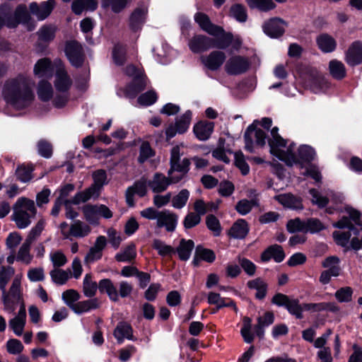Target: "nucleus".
Segmentation results:
<instances>
[{
	"instance_id": "f257e3e1",
	"label": "nucleus",
	"mask_w": 362,
	"mask_h": 362,
	"mask_svg": "<svg viewBox=\"0 0 362 362\" xmlns=\"http://www.w3.org/2000/svg\"><path fill=\"white\" fill-rule=\"evenodd\" d=\"M278 131L277 127H274L271 131L272 138L269 140V144L272 154L287 165H298L300 168H303L304 163L315 159L316 153L313 147L301 145L297 148L293 142L284 140Z\"/></svg>"
},
{
	"instance_id": "f03ea898",
	"label": "nucleus",
	"mask_w": 362,
	"mask_h": 362,
	"mask_svg": "<svg viewBox=\"0 0 362 362\" xmlns=\"http://www.w3.org/2000/svg\"><path fill=\"white\" fill-rule=\"evenodd\" d=\"M34 82L26 76L20 75L6 81L2 95L6 102L16 110L28 107L34 100Z\"/></svg>"
},
{
	"instance_id": "7ed1b4c3",
	"label": "nucleus",
	"mask_w": 362,
	"mask_h": 362,
	"mask_svg": "<svg viewBox=\"0 0 362 362\" xmlns=\"http://www.w3.org/2000/svg\"><path fill=\"white\" fill-rule=\"evenodd\" d=\"M349 218L344 216L339 221L334 223L333 226L338 228H348L349 231H334L333 238L337 245L342 247H348L354 250L362 249V226L360 230L354 225L360 226V214L358 211L351 208H346Z\"/></svg>"
},
{
	"instance_id": "20e7f679",
	"label": "nucleus",
	"mask_w": 362,
	"mask_h": 362,
	"mask_svg": "<svg viewBox=\"0 0 362 362\" xmlns=\"http://www.w3.org/2000/svg\"><path fill=\"white\" fill-rule=\"evenodd\" d=\"M37 214V209L34 200L21 197L13 204L11 220L18 229H25L31 225Z\"/></svg>"
},
{
	"instance_id": "39448f33",
	"label": "nucleus",
	"mask_w": 362,
	"mask_h": 362,
	"mask_svg": "<svg viewBox=\"0 0 362 362\" xmlns=\"http://www.w3.org/2000/svg\"><path fill=\"white\" fill-rule=\"evenodd\" d=\"M272 124L271 119L264 117L261 122L254 121L245 132V149L252 152L255 145L263 146L266 144V133L257 126L261 125L265 129H269Z\"/></svg>"
},
{
	"instance_id": "423d86ee",
	"label": "nucleus",
	"mask_w": 362,
	"mask_h": 362,
	"mask_svg": "<svg viewBox=\"0 0 362 362\" xmlns=\"http://www.w3.org/2000/svg\"><path fill=\"white\" fill-rule=\"evenodd\" d=\"M22 274H17L12 281V284L8 289L4 288L1 290V300L4 304V310L8 313H12L15 311L18 304L22 305L23 291L21 287Z\"/></svg>"
},
{
	"instance_id": "0eeeda50",
	"label": "nucleus",
	"mask_w": 362,
	"mask_h": 362,
	"mask_svg": "<svg viewBox=\"0 0 362 362\" xmlns=\"http://www.w3.org/2000/svg\"><path fill=\"white\" fill-rule=\"evenodd\" d=\"M180 148L179 146L173 147L171 150L169 177L167 181H175L182 178V176L188 171L189 161L187 158L180 160ZM165 177L162 174L156 173L154 181H165Z\"/></svg>"
},
{
	"instance_id": "6e6552de",
	"label": "nucleus",
	"mask_w": 362,
	"mask_h": 362,
	"mask_svg": "<svg viewBox=\"0 0 362 362\" xmlns=\"http://www.w3.org/2000/svg\"><path fill=\"white\" fill-rule=\"evenodd\" d=\"M194 21L199 27L211 35L218 38L219 49H226L231 41L230 33H226L223 29L211 23L209 18L203 13H197L194 15Z\"/></svg>"
},
{
	"instance_id": "1a4fd4ad",
	"label": "nucleus",
	"mask_w": 362,
	"mask_h": 362,
	"mask_svg": "<svg viewBox=\"0 0 362 362\" xmlns=\"http://www.w3.org/2000/svg\"><path fill=\"white\" fill-rule=\"evenodd\" d=\"M250 67L247 57L233 55L226 61L224 69L228 75L237 76L245 73Z\"/></svg>"
},
{
	"instance_id": "9d476101",
	"label": "nucleus",
	"mask_w": 362,
	"mask_h": 362,
	"mask_svg": "<svg viewBox=\"0 0 362 362\" xmlns=\"http://www.w3.org/2000/svg\"><path fill=\"white\" fill-rule=\"evenodd\" d=\"M192 115V112L190 110H187L176 119L174 125L170 124L168 127L165 129L167 139H170L174 137L177 134H181L185 133L189 127Z\"/></svg>"
},
{
	"instance_id": "9b49d317",
	"label": "nucleus",
	"mask_w": 362,
	"mask_h": 362,
	"mask_svg": "<svg viewBox=\"0 0 362 362\" xmlns=\"http://www.w3.org/2000/svg\"><path fill=\"white\" fill-rule=\"evenodd\" d=\"M225 52L220 50L211 52L209 54L202 55L200 61L203 66L209 70L217 71L226 62Z\"/></svg>"
},
{
	"instance_id": "f8f14e48",
	"label": "nucleus",
	"mask_w": 362,
	"mask_h": 362,
	"mask_svg": "<svg viewBox=\"0 0 362 362\" xmlns=\"http://www.w3.org/2000/svg\"><path fill=\"white\" fill-rule=\"evenodd\" d=\"M218 45V40L215 44L213 39L202 35L194 36L188 43L190 50L194 53L203 52L213 47L219 48Z\"/></svg>"
},
{
	"instance_id": "ddd939ff",
	"label": "nucleus",
	"mask_w": 362,
	"mask_h": 362,
	"mask_svg": "<svg viewBox=\"0 0 362 362\" xmlns=\"http://www.w3.org/2000/svg\"><path fill=\"white\" fill-rule=\"evenodd\" d=\"M56 66V74L54 79V86L59 93H65L71 86V80L64 70L60 60L54 62Z\"/></svg>"
},
{
	"instance_id": "4468645a",
	"label": "nucleus",
	"mask_w": 362,
	"mask_h": 362,
	"mask_svg": "<svg viewBox=\"0 0 362 362\" xmlns=\"http://www.w3.org/2000/svg\"><path fill=\"white\" fill-rule=\"evenodd\" d=\"M106 245V238L103 235L98 236L96 238L94 245L90 247L85 256L84 263L89 264L100 259L103 257V251L105 248Z\"/></svg>"
},
{
	"instance_id": "2eb2a0df",
	"label": "nucleus",
	"mask_w": 362,
	"mask_h": 362,
	"mask_svg": "<svg viewBox=\"0 0 362 362\" xmlns=\"http://www.w3.org/2000/svg\"><path fill=\"white\" fill-rule=\"evenodd\" d=\"M125 71L127 75L134 76L133 83L127 89V95L129 97H134L137 93L143 90L146 87L145 79L133 65L127 66Z\"/></svg>"
},
{
	"instance_id": "dca6fc26",
	"label": "nucleus",
	"mask_w": 362,
	"mask_h": 362,
	"mask_svg": "<svg viewBox=\"0 0 362 362\" xmlns=\"http://www.w3.org/2000/svg\"><path fill=\"white\" fill-rule=\"evenodd\" d=\"M55 4L54 0H47L40 3V4L36 2H32L29 5V9L30 13L35 16L37 20L43 21L50 15Z\"/></svg>"
},
{
	"instance_id": "f3484780",
	"label": "nucleus",
	"mask_w": 362,
	"mask_h": 362,
	"mask_svg": "<svg viewBox=\"0 0 362 362\" xmlns=\"http://www.w3.org/2000/svg\"><path fill=\"white\" fill-rule=\"evenodd\" d=\"M4 25L8 28H15L19 23H27L30 20V16L27 11L25 5L18 6L13 14V16H6L3 18Z\"/></svg>"
},
{
	"instance_id": "a211bd4d",
	"label": "nucleus",
	"mask_w": 362,
	"mask_h": 362,
	"mask_svg": "<svg viewBox=\"0 0 362 362\" xmlns=\"http://www.w3.org/2000/svg\"><path fill=\"white\" fill-rule=\"evenodd\" d=\"M286 26V22L280 18H273L266 21L262 25L264 33L271 37L281 36Z\"/></svg>"
},
{
	"instance_id": "6ab92c4d",
	"label": "nucleus",
	"mask_w": 362,
	"mask_h": 362,
	"mask_svg": "<svg viewBox=\"0 0 362 362\" xmlns=\"http://www.w3.org/2000/svg\"><path fill=\"white\" fill-rule=\"evenodd\" d=\"M344 60L349 66H356L362 63V42H352L344 54Z\"/></svg>"
},
{
	"instance_id": "aec40b11",
	"label": "nucleus",
	"mask_w": 362,
	"mask_h": 362,
	"mask_svg": "<svg viewBox=\"0 0 362 362\" xmlns=\"http://www.w3.org/2000/svg\"><path fill=\"white\" fill-rule=\"evenodd\" d=\"M178 216L169 210L160 211L156 221V225L158 228L164 227L168 232H173L175 230L177 225Z\"/></svg>"
},
{
	"instance_id": "412c9836",
	"label": "nucleus",
	"mask_w": 362,
	"mask_h": 362,
	"mask_svg": "<svg viewBox=\"0 0 362 362\" xmlns=\"http://www.w3.org/2000/svg\"><path fill=\"white\" fill-rule=\"evenodd\" d=\"M66 54L73 66H79L83 63L82 47L75 41L69 42L65 48Z\"/></svg>"
},
{
	"instance_id": "4be33fe9",
	"label": "nucleus",
	"mask_w": 362,
	"mask_h": 362,
	"mask_svg": "<svg viewBox=\"0 0 362 362\" xmlns=\"http://www.w3.org/2000/svg\"><path fill=\"white\" fill-rule=\"evenodd\" d=\"M103 185L98 182H95L87 189L77 193L74 199L72 202L74 204H79L80 203H83L88 201L90 199H97L100 193Z\"/></svg>"
},
{
	"instance_id": "5701e85b",
	"label": "nucleus",
	"mask_w": 362,
	"mask_h": 362,
	"mask_svg": "<svg viewBox=\"0 0 362 362\" xmlns=\"http://www.w3.org/2000/svg\"><path fill=\"white\" fill-rule=\"evenodd\" d=\"M26 322V311L25 304L22 303L20 310L14 317L8 322V326L16 336H21L23 333Z\"/></svg>"
},
{
	"instance_id": "b1692460",
	"label": "nucleus",
	"mask_w": 362,
	"mask_h": 362,
	"mask_svg": "<svg viewBox=\"0 0 362 362\" xmlns=\"http://www.w3.org/2000/svg\"><path fill=\"white\" fill-rule=\"evenodd\" d=\"M310 194L312 197V202L320 208L325 207L328 203L329 199L334 204L341 203L344 200L342 194H336L333 192L329 194V198L322 195L317 190L314 189L310 190Z\"/></svg>"
},
{
	"instance_id": "393cba45",
	"label": "nucleus",
	"mask_w": 362,
	"mask_h": 362,
	"mask_svg": "<svg viewBox=\"0 0 362 362\" xmlns=\"http://www.w3.org/2000/svg\"><path fill=\"white\" fill-rule=\"evenodd\" d=\"M214 124L208 121H200L194 124L193 132L196 137L200 141L207 140L211 135Z\"/></svg>"
},
{
	"instance_id": "a878e982",
	"label": "nucleus",
	"mask_w": 362,
	"mask_h": 362,
	"mask_svg": "<svg viewBox=\"0 0 362 362\" xmlns=\"http://www.w3.org/2000/svg\"><path fill=\"white\" fill-rule=\"evenodd\" d=\"M146 182H136L127 189L126 201L129 206H134V195L136 194L139 197H144L146 194V188L148 187L146 185Z\"/></svg>"
},
{
	"instance_id": "bb28decb",
	"label": "nucleus",
	"mask_w": 362,
	"mask_h": 362,
	"mask_svg": "<svg viewBox=\"0 0 362 362\" xmlns=\"http://www.w3.org/2000/svg\"><path fill=\"white\" fill-rule=\"evenodd\" d=\"M318 48L325 53L332 52L337 47V42L331 35L323 33L316 38Z\"/></svg>"
},
{
	"instance_id": "cd10ccee",
	"label": "nucleus",
	"mask_w": 362,
	"mask_h": 362,
	"mask_svg": "<svg viewBox=\"0 0 362 362\" xmlns=\"http://www.w3.org/2000/svg\"><path fill=\"white\" fill-rule=\"evenodd\" d=\"M146 13L147 8L144 6L135 9L129 20V25L132 30L136 31L141 28L145 21Z\"/></svg>"
},
{
	"instance_id": "c85d7f7f",
	"label": "nucleus",
	"mask_w": 362,
	"mask_h": 362,
	"mask_svg": "<svg viewBox=\"0 0 362 362\" xmlns=\"http://www.w3.org/2000/svg\"><path fill=\"white\" fill-rule=\"evenodd\" d=\"M285 257L282 247L278 245L269 247L261 255L263 262H267L274 259L276 262H281Z\"/></svg>"
},
{
	"instance_id": "c756f323",
	"label": "nucleus",
	"mask_w": 362,
	"mask_h": 362,
	"mask_svg": "<svg viewBox=\"0 0 362 362\" xmlns=\"http://www.w3.org/2000/svg\"><path fill=\"white\" fill-rule=\"evenodd\" d=\"M53 71L54 66L47 58L38 60L34 67V74L38 77H48Z\"/></svg>"
},
{
	"instance_id": "7c9ffc66",
	"label": "nucleus",
	"mask_w": 362,
	"mask_h": 362,
	"mask_svg": "<svg viewBox=\"0 0 362 362\" xmlns=\"http://www.w3.org/2000/svg\"><path fill=\"white\" fill-rule=\"evenodd\" d=\"M132 333V327L126 322L119 323L114 330V336L119 344L122 343L124 339L133 340Z\"/></svg>"
},
{
	"instance_id": "2f4dec72",
	"label": "nucleus",
	"mask_w": 362,
	"mask_h": 362,
	"mask_svg": "<svg viewBox=\"0 0 362 362\" xmlns=\"http://www.w3.org/2000/svg\"><path fill=\"white\" fill-rule=\"evenodd\" d=\"M99 204H86L82 207L85 219L90 224L98 225L100 219Z\"/></svg>"
},
{
	"instance_id": "473e14b6",
	"label": "nucleus",
	"mask_w": 362,
	"mask_h": 362,
	"mask_svg": "<svg viewBox=\"0 0 362 362\" xmlns=\"http://www.w3.org/2000/svg\"><path fill=\"white\" fill-rule=\"evenodd\" d=\"M97 7V0H74L71 5L72 11L76 15L82 13L83 11H93Z\"/></svg>"
},
{
	"instance_id": "72a5a7b5",
	"label": "nucleus",
	"mask_w": 362,
	"mask_h": 362,
	"mask_svg": "<svg viewBox=\"0 0 362 362\" xmlns=\"http://www.w3.org/2000/svg\"><path fill=\"white\" fill-rule=\"evenodd\" d=\"M208 303L211 305H216L217 309L224 307H232L236 313L238 312V308L232 300L223 298L217 293L210 292L209 293Z\"/></svg>"
},
{
	"instance_id": "f704fd0d",
	"label": "nucleus",
	"mask_w": 362,
	"mask_h": 362,
	"mask_svg": "<svg viewBox=\"0 0 362 362\" xmlns=\"http://www.w3.org/2000/svg\"><path fill=\"white\" fill-rule=\"evenodd\" d=\"M275 199L283 206L291 209H302L301 199L291 194H281L276 195Z\"/></svg>"
},
{
	"instance_id": "c9c22d12",
	"label": "nucleus",
	"mask_w": 362,
	"mask_h": 362,
	"mask_svg": "<svg viewBox=\"0 0 362 362\" xmlns=\"http://www.w3.org/2000/svg\"><path fill=\"white\" fill-rule=\"evenodd\" d=\"M247 286L250 289L256 291V298L262 300L266 296L267 284L262 279L256 278L247 281Z\"/></svg>"
},
{
	"instance_id": "e433bc0d",
	"label": "nucleus",
	"mask_w": 362,
	"mask_h": 362,
	"mask_svg": "<svg viewBox=\"0 0 362 362\" xmlns=\"http://www.w3.org/2000/svg\"><path fill=\"white\" fill-rule=\"evenodd\" d=\"M249 232V227L244 219L236 221L230 229L229 235L234 238H244Z\"/></svg>"
},
{
	"instance_id": "4c0bfd02",
	"label": "nucleus",
	"mask_w": 362,
	"mask_h": 362,
	"mask_svg": "<svg viewBox=\"0 0 362 362\" xmlns=\"http://www.w3.org/2000/svg\"><path fill=\"white\" fill-rule=\"evenodd\" d=\"M91 232V228L89 225L78 220L71 225L70 237L73 236L78 238H82L88 236Z\"/></svg>"
},
{
	"instance_id": "58836bf2",
	"label": "nucleus",
	"mask_w": 362,
	"mask_h": 362,
	"mask_svg": "<svg viewBox=\"0 0 362 362\" xmlns=\"http://www.w3.org/2000/svg\"><path fill=\"white\" fill-rule=\"evenodd\" d=\"M98 289L102 293H106L112 301H117L119 300L117 291L110 279H104L100 280L98 284Z\"/></svg>"
},
{
	"instance_id": "ea45409f",
	"label": "nucleus",
	"mask_w": 362,
	"mask_h": 362,
	"mask_svg": "<svg viewBox=\"0 0 362 362\" xmlns=\"http://www.w3.org/2000/svg\"><path fill=\"white\" fill-rule=\"evenodd\" d=\"M99 301L97 298H93L87 300L80 301L76 303V305H73L72 310L78 314L81 315L84 313H87L91 310L96 309L99 307Z\"/></svg>"
},
{
	"instance_id": "a19ab883",
	"label": "nucleus",
	"mask_w": 362,
	"mask_h": 362,
	"mask_svg": "<svg viewBox=\"0 0 362 362\" xmlns=\"http://www.w3.org/2000/svg\"><path fill=\"white\" fill-rule=\"evenodd\" d=\"M194 247V244L192 240L182 239L177 248L180 259L183 261L189 259Z\"/></svg>"
},
{
	"instance_id": "79ce46f5",
	"label": "nucleus",
	"mask_w": 362,
	"mask_h": 362,
	"mask_svg": "<svg viewBox=\"0 0 362 362\" xmlns=\"http://www.w3.org/2000/svg\"><path fill=\"white\" fill-rule=\"evenodd\" d=\"M32 243L33 242L28 239H25V240L21 245L18 250L16 256V259L18 261H21L25 264H29L31 262L33 259V256L30 253V250Z\"/></svg>"
},
{
	"instance_id": "37998d69",
	"label": "nucleus",
	"mask_w": 362,
	"mask_h": 362,
	"mask_svg": "<svg viewBox=\"0 0 362 362\" xmlns=\"http://www.w3.org/2000/svg\"><path fill=\"white\" fill-rule=\"evenodd\" d=\"M274 315L272 313H266L264 316L257 319V324L255 325V332L260 338L264 336V328L269 326L274 322Z\"/></svg>"
},
{
	"instance_id": "c03bdc74",
	"label": "nucleus",
	"mask_w": 362,
	"mask_h": 362,
	"mask_svg": "<svg viewBox=\"0 0 362 362\" xmlns=\"http://www.w3.org/2000/svg\"><path fill=\"white\" fill-rule=\"evenodd\" d=\"M50 276L56 284L63 285L71 277V272L70 269L62 270L54 268L50 272Z\"/></svg>"
},
{
	"instance_id": "a18cd8bd",
	"label": "nucleus",
	"mask_w": 362,
	"mask_h": 362,
	"mask_svg": "<svg viewBox=\"0 0 362 362\" xmlns=\"http://www.w3.org/2000/svg\"><path fill=\"white\" fill-rule=\"evenodd\" d=\"M329 69L330 74L337 79H341L346 76V68L344 64L337 59L329 62Z\"/></svg>"
},
{
	"instance_id": "49530a36",
	"label": "nucleus",
	"mask_w": 362,
	"mask_h": 362,
	"mask_svg": "<svg viewBox=\"0 0 362 362\" xmlns=\"http://www.w3.org/2000/svg\"><path fill=\"white\" fill-rule=\"evenodd\" d=\"M98 285L95 281L92 280V276L90 274H86L83 279V291L86 297L91 298L96 293Z\"/></svg>"
},
{
	"instance_id": "de8ad7c7",
	"label": "nucleus",
	"mask_w": 362,
	"mask_h": 362,
	"mask_svg": "<svg viewBox=\"0 0 362 362\" xmlns=\"http://www.w3.org/2000/svg\"><path fill=\"white\" fill-rule=\"evenodd\" d=\"M136 252L135 245L130 244L124 247L115 255V259L117 262H129L136 257Z\"/></svg>"
},
{
	"instance_id": "09e8293b",
	"label": "nucleus",
	"mask_w": 362,
	"mask_h": 362,
	"mask_svg": "<svg viewBox=\"0 0 362 362\" xmlns=\"http://www.w3.org/2000/svg\"><path fill=\"white\" fill-rule=\"evenodd\" d=\"M246 1L250 8H256L262 11H269L276 7L272 0H246Z\"/></svg>"
},
{
	"instance_id": "8fccbe9b",
	"label": "nucleus",
	"mask_w": 362,
	"mask_h": 362,
	"mask_svg": "<svg viewBox=\"0 0 362 362\" xmlns=\"http://www.w3.org/2000/svg\"><path fill=\"white\" fill-rule=\"evenodd\" d=\"M152 247L160 256H170L175 252L174 248L159 239L153 240Z\"/></svg>"
},
{
	"instance_id": "3c124183",
	"label": "nucleus",
	"mask_w": 362,
	"mask_h": 362,
	"mask_svg": "<svg viewBox=\"0 0 362 362\" xmlns=\"http://www.w3.org/2000/svg\"><path fill=\"white\" fill-rule=\"evenodd\" d=\"M286 308L289 313L295 315L296 318H303V312L305 311V310L303 308V304H300L298 300L290 299Z\"/></svg>"
},
{
	"instance_id": "603ef678",
	"label": "nucleus",
	"mask_w": 362,
	"mask_h": 362,
	"mask_svg": "<svg viewBox=\"0 0 362 362\" xmlns=\"http://www.w3.org/2000/svg\"><path fill=\"white\" fill-rule=\"evenodd\" d=\"M52 87L48 82L42 81L37 88V95L41 100H49L52 96Z\"/></svg>"
},
{
	"instance_id": "864d4df0",
	"label": "nucleus",
	"mask_w": 362,
	"mask_h": 362,
	"mask_svg": "<svg viewBox=\"0 0 362 362\" xmlns=\"http://www.w3.org/2000/svg\"><path fill=\"white\" fill-rule=\"evenodd\" d=\"M251 319L248 317H244L243 320V327L240 330L241 336L245 342L250 344L254 340V335L251 333Z\"/></svg>"
},
{
	"instance_id": "5fc2aeb1",
	"label": "nucleus",
	"mask_w": 362,
	"mask_h": 362,
	"mask_svg": "<svg viewBox=\"0 0 362 362\" xmlns=\"http://www.w3.org/2000/svg\"><path fill=\"white\" fill-rule=\"evenodd\" d=\"M15 270L11 267L0 266V290H4L11 278L14 275Z\"/></svg>"
},
{
	"instance_id": "6e6d98bb",
	"label": "nucleus",
	"mask_w": 362,
	"mask_h": 362,
	"mask_svg": "<svg viewBox=\"0 0 362 362\" xmlns=\"http://www.w3.org/2000/svg\"><path fill=\"white\" fill-rule=\"evenodd\" d=\"M230 16L239 22H245L247 18L246 9L241 4H234L230 7Z\"/></svg>"
},
{
	"instance_id": "4d7b16f0",
	"label": "nucleus",
	"mask_w": 362,
	"mask_h": 362,
	"mask_svg": "<svg viewBox=\"0 0 362 362\" xmlns=\"http://www.w3.org/2000/svg\"><path fill=\"white\" fill-rule=\"evenodd\" d=\"M56 28L52 25H44L37 32L39 40L42 42H50L54 38Z\"/></svg>"
},
{
	"instance_id": "13d9d810",
	"label": "nucleus",
	"mask_w": 362,
	"mask_h": 362,
	"mask_svg": "<svg viewBox=\"0 0 362 362\" xmlns=\"http://www.w3.org/2000/svg\"><path fill=\"white\" fill-rule=\"evenodd\" d=\"M93 27V21L90 18H86L80 23L81 30L86 35V40L90 44L93 43L92 30Z\"/></svg>"
},
{
	"instance_id": "bf43d9fd",
	"label": "nucleus",
	"mask_w": 362,
	"mask_h": 362,
	"mask_svg": "<svg viewBox=\"0 0 362 362\" xmlns=\"http://www.w3.org/2000/svg\"><path fill=\"white\" fill-rule=\"evenodd\" d=\"M257 204L256 202L254 199L250 201L247 199H241L240 200L236 206L235 209L242 216H245L249 214L254 206Z\"/></svg>"
},
{
	"instance_id": "052dcab7",
	"label": "nucleus",
	"mask_w": 362,
	"mask_h": 362,
	"mask_svg": "<svg viewBox=\"0 0 362 362\" xmlns=\"http://www.w3.org/2000/svg\"><path fill=\"white\" fill-rule=\"evenodd\" d=\"M45 224L46 221L43 218H40L36 224L29 231L26 239L33 243L34 240L40 235L45 227Z\"/></svg>"
},
{
	"instance_id": "680f3d73",
	"label": "nucleus",
	"mask_w": 362,
	"mask_h": 362,
	"mask_svg": "<svg viewBox=\"0 0 362 362\" xmlns=\"http://www.w3.org/2000/svg\"><path fill=\"white\" fill-rule=\"evenodd\" d=\"M322 266L329 271L333 276H337L339 274V259L336 257H329L325 259Z\"/></svg>"
},
{
	"instance_id": "e2e57ef3",
	"label": "nucleus",
	"mask_w": 362,
	"mask_h": 362,
	"mask_svg": "<svg viewBox=\"0 0 362 362\" xmlns=\"http://www.w3.org/2000/svg\"><path fill=\"white\" fill-rule=\"evenodd\" d=\"M31 165H21L16 169V174L20 181H29L34 178Z\"/></svg>"
},
{
	"instance_id": "0e129e2a",
	"label": "nucleus",
	"mask_w": 362,
	"mask_h": 362,
	"mask_svg": "<svg viewBox=\"0 0 362 362\" xmlns=\"http://www.w3.org/2000/svg\"><path fill=\"white\" fill-rule=\"evenodd\" d=\"M49 259L54 268L62 267L67 262L66 257L61 250H56L50 252Z\"/></svg>"
},
{
	"instance_id": "69168bd1",
	"label": "nucleus",
	"mask_w": 362,
	"mask_h": 362,
	"mask_svg": "<svg viewBox=\"0 0 362 362\" xmlns=\"http://www.w3.org/2000/svg\"><path fill=\"white\" fill-rule=\"evenodd\" d=\"M156 100V93L153 90H150L141 95L137 99V103L139 106H149L153 105Z\"/></svg>"
},
{
	"instance_id": "338daca9",
	"label": "nucleus",
	"mask_w": 362,
	"mask_h": 362,
	"mask_svg": "<svg viewBox=\"0 0 362 362\" xmlns=\"http://www.w3.org/2000/svg\"><path fill=\"white\" fill-rule=\"evenodd\" d=\"M8 353L13 355L20 354L24 349V346L20 340L10 339L6 344Z\"/></svg>"
},
{
	"instance_id": "774afa93",
	"label": "nucleus",
	"mask_w": 362,
	"mask_h": 362,
	"mask_svg": "<svg viewBox=\"0 0 362 362\" xmlns=\"http://www.w3.org/2000/svg\"><path fill=\"white\" fill-rule=\"evenodd\" d=\"M80 298L79 293L73 289H69L64 291L62 293V299L64 303L72 310L73 305H76L74 303Z\"/></svg>"
}]
</instances>
